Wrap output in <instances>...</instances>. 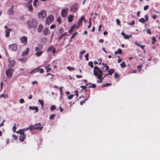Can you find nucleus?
<instances>
[{
    "mask_svg": "<svg viewBox=\"0 0 160 160\" xmlns=\"http://www.w3.org/2000/svg\"><path fill=\"white\" fill-rule=\"evenodd\" d=\"M24 100L23 98H21L19 100V102L21 103H22L24 102Z\"/></svg>",
    "mask_w": 160,
    "mask_h": 160,
    "instance_id": "64",
    "label": "nucleus"
},
{
    "mask_svg": "<svg viewBox=\"0 0 160 160\" xmlns=\"http://www.w3.org/2000/svg\"><path fill=\"white\" fill-rule=\"evenodd\" d=\"M102 77H101V78H100L98 79H99V80H97V82H98V83H102V80H103V79H104V78L105 77V76H104L102 78Z\"/></svg>",
    "mask_w": 160,
    "mask_h": 160,
    "instance_id": "33",
    "label": "nucleus"
},
{
    "mask_svg": "<svg viewBox=\"0 0 160 160\" xmlns=\"http://www.w3.org/2000/svg\"><path fill=\"white\" fill-rule=\"evenodd\" d=\"M102 69H103L104 68H105V70L106 71H108V70L109 68V66L107 65L106 63H102Z\"/></svg>",
    "mask_w": 160,
    "mask_h": 160,
    "instance_id": "19",
    "label": "nucleus"
},
{
    "mask_svg": "<svg viewBox=\"0 0 160 160\" xmlns=\"http://www.w3.org/2000/svg\"><path fill=\"white\" fill-rule=\"evenodd\" d=\"M56 25L55 24H52L50 26V28L51 29H53L55 28Z\"/></svg>",
    "mask_w": 160,
    "mask_h": 160,
    "instance_id": "47",
    "label": "nucleus"
},
{
    "mask_svg": "<svg viewBox=\"0 0 160 160\" xmlns=\"http://www.w3.org/2000/svg\"><path fill=\"white\" fill-rule=\"evenodd\" d=\"M88 65L90 66L91 68H93V63L92 62H88Z\"/></svg>",
    "mask_w": 160,
    "mask_h": 160,
    "instance_id": "50",
    "label": "nucleus"
},
{
    "mask_svg": "<svg viewBox=\"0 0 160 160\" xmlns=\"http://www.w3.org/2000/svg\"><path fill=\"white\" fill-rule=\"evenodd\" d=\"M55 116V115L54 114H52L49 117V119L51 120L53 119Z\"/></svg>",
    "mask_w": 160,
    "mask_h": 160,
    "instance_id": "45",
    "label": "nucleus"
},
{
    "mask_svg": "<svg viewBox=\"0 0 160 160\" xmlns=\"http://www.w3.org/2000/svg\"><path fill=\"white\" fill-rule=\"evenodd\" d=\"M38 0H34L33 5L35 7L36 6V3L38 2Z\"/></svg>",
    "mask_w": 160,
    "mask_h": 160,
    "instance_id": "59",
    "label": "nucleus"
},
{
    "mask_svg": "<svg viewBox=\"0 0 160 160\" xmlns=\"http://www.w3.org/2000/svg\"><path fill=\"white\" fill-rule=\"evenodd\" d=\"M88 55H89L88 53H87L84 56L86 58V60L87 61L88 60Z\"/></svg>",
    "mask_w": 160,
    "mask_h": 160,
    "instance_id": "54",
    "label": "nucleus"
},
{
    "mask_svg": "<svg viewBox=\"0 0 160 160\" xmlns=\"http://www.w3.org/2000/svg\"><path fill=\"white\" fill-rule=\"evenodd\" d=\"M42 53V52L41 51L37 52L35 53V55L37 57H39L41 55Z\"/></svg>",
    "mask_w": 160,
    "mask_h": 160,
    "instance_id": "30",
    "label": "nucleus"
},
{
    "mask_svg": "<svg viewBox=\"0 0 160 160\" xmlns=\"http://www.w3.org/2000/svg\"><path fill=\"white\" fill-rule=\"evenodd\" d=\"M85 20V18L84 16H82L81 18L78 21L77 24L79 25H82V21Z\"/></svg>",
    "mask_w": 160,
    "mask_h": 160,
    "instance_id": "16",
    "label": "nucleus"
},
{
    "mask_svg": "<svg viewBox=\"0 0 160 160\" xmlns=\"http://www.w3.org/2000/svg\"><path fill=\"white\" fill-rule=\"evenodd\" d=\"M43 28V25L42 24H40L38 29V32H41Z\"/></svg>",
    "mask_w": 160,
    "mask_h": 160,
    "instance_id": "23",
    "label": "nucleus"
},
{
    "mask_svg": "<svg viewBox=\"0 0 160 160\" xmlns=\"http://www.w3.org/2000/svg\"><path fill=\"white\" fill-rule=\"evenodd\" d=\"M42 45L40 48L38 47H36L35 48V51L36 52L39 51L41 50L42 48Z\"/></svg>",
    "mask_w": 160,
    "mask_h": 160,
    "instance_id": "31",
    "label": "nucleus"
},
{
    "mask_svg": "<svg viewBox=\"0 0 160 160\" xmlns=\"http://www.w3.org/2000/svg\"><path fill=\"white\" fill-rule=\"evenodd\" d=\"M8 67L11 68L14 66L16 63L14 60L9 58L8 59Z\"/></svg>",
    "mask_w": 160,
    "mask_h": 160,
    "instance_id": "6",
    "label": "nucleus"
},
{
    "mask_svg": "<svg viewBox=\"0 0 160 160\" xmlns=\"http://www.w3.org/2000/svg\"><path fill=\"white\" fill-rule=\"evenodd\" d=\"M16 124H14V126L12 127V130L14 132H15L16 130Z\"/></svg>",
    "mask_w": 160,
    "mask_h": 160,
    "instance_id": "52",
    "label": "nucleus"
},
{
    "mask_svg": "<svg viewBox=\"0 0 160 160\" xmlns=\"http://www.w3.org/2000/svg\"><path fill=\"white\" fill-rule=\"evenodd\" d=\"M78 33V32H75L73 34L72 36L70 38V39L69 41V42L70 43V42H71L72 41V39L74 37H75V35H77Z\"/></svg>",
    "mask_w": 160,
    "mask_h": 160,
    "instance_id": "26",
    "label": "nucleus"
},
{
    "mask_svg": "<svg viewBox=\"0 0 160 160\" xmlns=\"http://www.w3.org/2000/svg\"><path fill=\"white\" fill-rule=\"evenodd\" d=\"M139 21L140 22H141L142 23L145 22V20L143 18H142L141 19H139Z\"/></svg>",
    "mask_w": 160,
    "mask_h": 160,
    "instance_id": "40",
    "label": "nucleus"
},
{
    "mask_svg": "<svg viewBox=\"0 0 160 160\" xmlns=\"http://www.w3.org/2000/svg\"><path fill=\"white\" fill-rule=\"evenodd\" d=\"M39 72L40 73H43L44 72V71L43 69L41 68L40 70H39V68H36L34 70L32 71L30 73H34L36 72Z\"/></svg>",
    "mask_w": 160,
    "mask_h": 160,
    "instance_id": "12",
    "label": "nucleus"
},
{
    "mask_svg": "<svg viewBox=\"0 0 160 160\" xmlns=\"http://www.w3.org/2000/svg\"><path fill=\"white\" fill-rule=\"evenodd\" d=\"M41 125L40 123L35 124L34 127L35 129L41 130L43 128V127H41Z\"/></svg>",
    "mask_w": 160,
    "mask_h": 160,
    "instance_id": "13",
    "label": "nucleus"
},
{
    "mask_svg": "<svg viewBox=\"0 0 160 160\" xmlns=\"http://www.w3.org/2000/svg\"><path fill=\"white\" fill-rule=\"evenodd\" d=\"M121 67L122 68H125L126 67L125 63L124 62H122L120 64Z\"/></svg>",
    "mask_w": 160,
    "mask_h": 160,
    "instance_id": "32",
    "label": "nucleus"
},
{
    "mask_svg": "<svg viewBox=\"0 0 160 160\" xmlns=\"http://www.w3.org/2000/svg\"><path fill=\"white\" fill-rule=\"evenodd\" d=\"M54 19V16L52 15H50L48 16L46 18V22L48 25H49L52 23Z\"/></svg>",
    "mask_w": 160,
    "mask_h": 160,
    "instance_id": "5",
    "label": "nucleus"
},
{
    "mask_svg": "<svg viewBox=\"0 0 160 160\" xmlns=\"http://www.w3.org/2000/svg\"><path fill=\"white\" fill-rule=\"evenodd\" d=\"M38 101L40 103V104L41 105L42 109H43V106L44 105V102H43V100H41V99H39L38 100Z\"/></svg>",
    "mask_w": 160,
    "mask_h": 160,
    "instance_id": "27",
    "label": "nucleus"
},
{
    "mask_svg": "<svg viewBox=\"0 0 160 160\" xmlns=\"http://www.w3.org/2000/svg\"><path fill=\"white\" fill-rule=\"evenodd\" d=\"M13 8L14 5H12L8 10V14L9 15H12L13 13Z\"/></svg>",
    "mask_w": 160,
    "mask_h": 160,
    "instance_id": "18",
    "label": "nucleus"
},
{
    "mask_svg": "<svg viewBox=\"0 0 160 160\" xmlns=\"http://www.w3.org/2000/svg\"><path fill=\"white\" fill-rule=\"evenodd\" d=\"M72 27L73 28H78V27L80 26V25H78V24L77 25H75L74 24L73 26H72Z\"/></svg>",
    "mask_w": 160,
    "mask_h": 160,
    "instance_id": "49",
    "label": "nucleus"
},
{
    "mask_svg": "<svg viewBox=\"0 0 160 160\" xmlns=\"http://www.w3.org/2000/svg\"><path fill=\"white\" fill-rule=\"evenodd\" d=\"M74 96V95H70L68 96V98L69 99H71Z\"/></svg>",
    "mask_w": 160,
    "mask_h": 160,
    "instance_id": "56",
    "label": "nucleus"
},
{
    "mask_svg": "<svg viewBox=\"0 0 160 160\" xmlns=\"http://www.w3.org/2000/svg\"><path fill=\"white\" fill-rule=\"evenodd\" d=\"M9 49L11 51H16L17 50V45L14 43L8 46Z\"/></svg>",
    "mask_w": 160,
    "mask_h": 160,
    "instance_id": "8",
    "label": "nucleus"
},
{
    "mask_svg": "<svg viewBox=\"0 0 160 160\" xmlns=\"http://www.w3.org/2000/svg\"><path fill=\"white\" fill-rule=\"evenodd\" d=\"M152 44H154L155 42H156V39L155 38V37H152Z\"/></svg>",
    "mask_w": 160,
    "mask_h": 160,
    "instance_id": "43",
    "label": "nucleus"
},
{
    "mask_svg": "<svg viewBox=\"0 0 160 160\" xmlns=\"http://www.w3.org/2000/svg\"><path fill=\"white\" fill-rule=\"evenodd\" d=\"M29 129V127L28 128H26L22 129H20V134H21L23 132H24L28 130Z\"/></svg>",
    "mask_w": 160,
    "mask_h": 160,
    "instance_id": "29",
    "label": "nucleus"
},
{
    "mask_svg": "<svg viewBox=\"0 0 160 160\" xmlns=\"http://www.w3.org/2000/svg\"><path fill=\"white\" fill-rule=\"evenodd\" d=\"M12 31L10 28H8L5 31V36L7 37H8L9 36L10 32Z\"/></svg>",
    "mask_w": 160,
    "mask_h": 160,
    "instance_id": "20",
    "label": "nucleus"
},
{
    "mask_svg": "<svg viewBox=\"0 0 160 160\" xmlns=\"http://www.w3.org/2000/svg\"><path fill=\"white\" fill-rule=\"evenodd\" d=\"M116 21L118 25H119L120 24V22L118 19H116Z\"/></svg>",
    "mask_w": 160,
    "mask_h": 160,
    "instance_id": "61",
    "label": "nucleus"
},
{
    "mask_svg": "<svg viewBox=\"0 0 160 160\" xmlns=\"http://www.w3.org/2000/svg\"><path fill=\"white\" fill-rule=\"evenodd\" d=\"M38 16L40 19H43L45 18L47 16L46 11L44 10H41L38 13Z\"/></svg>",
    "mask_w": 160,
    "mask_h": 160,
    "instance_id": "4",
    "label": "nucleus"
},
{
    "mask_svg": "<svg viewBox=\"0 0 160 160\" xmlns=\"http://www.w3.org/2000/svg\"><path fill=\"white\" fill-rule=\"evenodd\" d=\"M158 17V16L157 15H153L152 16V17L153 19H156Z\"/></svg>",
    "mask_w": 160,
    "mask_h": 160,
    "instance_id": "62",
    "label": "nucleus"
},
{
    "mask_svg": "<svg viewBox=\"0 0 160 160\" xmlns=\"http://www.w3.org/2000/svg\"><path fill=\"white\" fill-rule=\"evenodd\" d=\"M58 33L59 34H61L64 31L63 29V28H60L58 30Z\"/></svg>",
    "mask_w": 160,
    "mask_h": 160,
    "instance_id": "36",
    "label": "nucleus"
},
{
    "mask_svg": "<svg viewBox=\"0 0 160 160\" xmlns=\"http://www.w3.org/2000/svg\"><path fill=\"white\" fill-rule=\"evenodd\" d=\"M67 68L69 70H75L74 68L71 67L70 66L67 67Z\"/></svg>",
    "mask_w": 160,
    "mask_h": 160,
    "instance_id": "39",
    "label": "nucleus"
},
{
    "mask_svg": "<svg viewBox=\"0 0 160 160\" xmlns=\"http://www.w3.org/2000/svg\"><path fill=\"white\" fill-rule=\"evenodd\" d=\"M96 87V86L95 84H92L90 86L88 87V88H95Z\"/></svg>",
    "mask_w": 160,
    "mask_h": 160,
    "instance_id": "38",
    "label": "nucleus"
},
{
    "mask_svg": "<svg viewBox=\"0 0 160 160\" xmlns=\"http://www.w3.org/2000/svg\"><path fill=\"white\" fill-rule=\"evenodd\" d=\"M57 21L58 22L59 24H60L61 23V22L62 21V20L61 18L59 17H58L57 19Z\"/></svg>",
    "mask_w": 160,
    "mask_h": 160,
    "instance_id": "42",
    "label": "nucleus"
},
{
    "mask_svg": "<svg viewBox=\"0 0 160 160\" xmlns=\"http://www.w3.org/2000/svg\"><path fill=\"white\" fill-rule=\"evenodd\" d=\"M122 35L123 36L124 38L126 39H129V36L128 35H127L124 33L123 32H122L121 33Z\"/></svg>",
    "mask_w": 160,
    "mask_h": 160,
    "instance_id": "28",
    "label": "nucleus"
},
{
    "mask_svg": "<svg viewBox=\"0 0 160 160\" xmlns=\"http://www.w3.org/2000/svg\"><path fill=\"white\" fill-rule=\"evenodd\" d=\"M114 77L115 78H117L118 77V75L117 72H115L114 74Z\"/></svg>",
    "mask_w": 160,
    "mask_h": 160,
    "instance_id": "58",
    "label": "nucleus"
},
{
    "mask_svg": "<svg viewBox=\"0 0 160 160\" xmlns=\"http://www.w3.org/2000/svg\"><path fill=\"white\" fill-rule=\"evenodd\" d=\"M135 22L134 20H133L132 21V22L131 23H130V22L127 23V24L128 25H134L135 24Z\"/></svg>",
    "mask_w": 160,
    "mask_h": 160,
    "instance_id": "46",
    "label": "nucleus"
},
{
    "mask_svg": "<svg viewBox=\"0 0 160 160\" xmlns=\"http://www.w3.org/2000/svg\"><path fill=\"white\" fill-rule=\"evenodd\" d=\"M68 8L62 9L61 10V15L62 17H65L66 16L68 12Z\"/></svg>",
    "mask_w": 160,
    "mask_h": 160,
    "instance_id": "9",
    "label": "nucleus"
},
{
    "mask_svg": "<svg viewBox=\"0 0 160 160\" xmlns=\"http://www.w3.org/2000/svg\"><path fill=\"white\" fill-rule=\"evenodd\" d=\"M56 107L54 105H52L50 107V109L51 110H53L55 109Z\"/></svg>",
    "mask_w": 160,
    "mask_h": 160,
    "instance_id": "55",
    "label": "nucleus"
},
{
    "mask_svg": "<svg viewBox=\"0 0 160 160\" xmlns=\"http://www.w3.org/2000/svg\"><path fill=\"white\" fill-rule=\"evenodd\" d=\"M78 6L77 4L75 3L71 7L70 10L72 12H75L78 10Z\"/></svg>",
    "mask_w": 160,
    "mask_h": 160,
    "instance_id": "10",
    "label": "nucleus"
},
{
    "mask_svg": "<svg viewBox=\"0 0 160 160\" xmlns=\"http://www.w3.org/2000/svg\"><path fill=\"white\" fill-rule=\"evenodd\" d=\"M73 16L72 15H70L68 18V21L69 22H71L73 19Z\"/></svg>",
    "mask_w": 160,
    "mask_h": 160,
    "instance_id": "24",
    "label": "nucleus"
},
{
    "mask_svg": "<svg viewBox=\"0 0 160 160\" xmlns=\"http://www.w3.org/2000/svg\"><path fill=\"white\" fill-rule=\"evenodd\" d=\"M74 92H75V95H76V96L77 98L78 97V90H75L74 91Z\"/></svg>",
    "mask_w": 160,
    "mask_h": 160,
    "instance_id": "63",
    "label": "nucleus"
},
{
    "mask_svg": "<svg viewBox=\"0 0 160 160\" xmlns=\"http://www.w3.org/2000/svg\"><path fill=\"white\" fill-rule=\"evenodd\" d=\"M148 8H149V6L148 5H146L144 7V10L145 11H146V10H147V9H148Z\"/></svg>",
    "mask_w": 160,
    "mask_h": 160,
    "instance_id": "60",
    "label": "nucleus"
},
{
    "mask_svg": "<svg viewBox=\"0 0 160 160\" xmlns=\"http://www.w3.org/2000/svg\"><path fill=\"white\" fill-rule=\"evenodd\" d=\"M27 60V59L26 58H22L19 59V61L22 62H25Z\"/></svg>",
    "mask_w": 160,
    "mask_h": 160,
    "instance_id": "35",
    "label": "nucleus"
},
{
    "mask_svg": "<svg viewBox=\"0 0 160 160\" xmlns=\"http://www.w3.org/2000/svg\"><path fill=\"white\" fill-rule=\"evenodd\" d=\"M88 98H89L88 97H87V98H86V99L84 101H82L81 102H80V104L81 105H82L83 103H84L85 102V101L86 100H88Z\"/></svg>",
    "mask_w": 160,
    "mask_h": 160,
    "instance_id": "41",
    "label": "nucleus"
},
{
    "mask_svg": "<svg viewBox=\"0 0 160 160\" xmlns=\"http://www.w3.org/2000/svg\"><path fill=\"white\" fill-rule=\"evenodd\" d=\"M92 24V22L91 21V19L90 18H89V25L88 26V28H90Z\"/></svg>",
    "mask_w": 160,
    "mask_h": 160,
    "instance_id": "48",
    "label": "nucleus"
},
{
    "mask_svg": "<svg viewBox=\"0 0 160 160\" xmlns=\"http://www.w3.org/2000/svg\"><path fill=\"white\" fill-rule=\"evenodd\" d=\"M50 33V32L48 28H44L43 31V33L44 35H48Z\"/></svg>",
    "mask_w": 160,
    "mask_h": 160,
    "instance_id": "15",
    "label": "nucleus"
},
{
    "mask_svg": "<svg viewBox=\"0 0 160 160\" xmlns=\"http://www.w3.org/2000/svg\"><path fill=\"white\" fill-rule=\"evenodd\" d=\"M20 135H21V136H20L19 138H22V137H26V135H25V133L24 132H23L21 134H20Z\"/></svg>",
    "mask_w": 160,
    "mask_h": 160,
    "instance_id": "51",
    "label": "nucleus"
},
{
    "mask_svg": "<svg viewBox=\"0 0 160 160\" xmlns=\"http://www.w3.org/2000/svg\"><path fill=\"white\" fill-rule=\"evenodd\" d=\"M29 49L28 48H26V50L25 51H23L22 52V57H24L27 55L29 52Z\"/></svg>",
    "mask_w": 160,
    "mask_h": 160,
    "instance_id": "14",
    "label": "nucleus"
},
{
    "mask_svg": "<svg viewBox=\"0 0 160 160\" xmlns=\"http://www.w3.org/2000/svg\"><path fill=\"white\" fill-rule=\"evenodd\" d=\"M25 137H22V138H19V140H20L21 142H22L24 140V139H25Z\"/></svg>",
    "mask_w": 160,
    "mask_h": 160,
    "instance_id": "57",
    "label": "nucleus"
},
{
    "mask_svg": "<svg viewBox=\"0 0 160 160\" xmlns=\"http://www.w3.org/2000/svg\"><path fill=\"white\" fill-rule=\"evenodd\" d=\"M29 108L31 110H35L36 112L38 111V107L37 106H30L29 107Z\"/></svg>",
    "mask_w": 160,
    "mask_h": 160,
    "instance_id": "17",
    "label": "nucleus"
},
{
    "mask_svg": "<svg viewBox=\"0 0 160 160\" xmlns=\"http://www.w3.org/2000/svg\"><path fill=\"white\" fill-rule=\"evenodd\" d=\"M93 74L98 79L100 78L103 74V72L97 66H95L93 69Z\"/></svg>",
    "mask_w": 160,
    "mask_h": 160,
    "instance_id": "1",
    "label": "nucleus"
},
{
    "mask_svg": "<svg viewBox=\"0 0 160 160\" xmlns=\"http://www.w3.org/2000/svg\"><path fill=\"white\" fill-rule=\"evenodd\" d=\"M32 2V1H30L28 2L27 4V5L28 6V10L31 12H32L33 10V8L31 4Z\"/></svg>",
    "mask_w": 160,
    "mask_h": 160,
    "instance_id": "11",
    "label": "nucleus"
},
{
    "mask_svg": "<svg viewBox=\"0 0 160 160\" xmlns=\"http://www.w3.org/2000/svg\"><path fill=\"white\" fill-rule=\"evenodd\" d=\"M35 125H31L29 126V128L30 131H32L33 129H35L34 128Z\"/></svg>",
    "mask_w": 160,
    "mask_h": 160,
    "instance_id": "37",
    "label": "nucleus"
},
{
    "mask_svg": "<svg viewBox=\"0 0 160 160\" xmlns=\"http://www.w3.org/2000/svg\"><path fill=\"white\" fill-rule=\"evenodd\" d=\"M20 40L21 42L24 45H26L28 42V38L26 36H22L20 38Z\"/></svg>",
    "mask_w": 160,
    "mask_h": 160,
    "instance_id": "7",
    "label": "nucleus"
},
{
    "mask_svg": "<svg viewBox=\"0 0 160 160\" xmlns=\"http://www.w3.org/2000/svg\"><path fill=\"white\" fill-rule=\"evenodd\" d=\"M27 24L29 29H30L32 26L34 28H36L38 25V21L35 19L32 18L31 20L28 21Z\"/></svg>",
    "mask_w": 160,
    "mask_h": 160,
    "instance_id": "2",
    "label": "nucleus"
},
{
    "mask_svg": "<svg viewBox=\"0 0 160 160\" xmlns=\"http://www.w3.org/2000/svg\"><path fill=\"white\" fill-rule=\"evenodd\" d=\"M53 47L52 46L49 47L47 50L48 52H51L53 49Z\"/></svg>",
    "mask_w": 160,
    "mask_h": 160,
    "instance_id": "34",
    "label": "nucleus"
},
{
    "mask_svg": "<svg viewBox=\"0 0 160 160\" xmlns=\"http://www.w3.org/2000/svg\"><path fill=\"white\" fill-rule=\"evenodd\" d=\"M13 71V70L12 69H8L5 72V73L7 77L9 78H11L12 76Z\"/></svg>",
    "mask_w": 160,
    "mask_h": 160,
    "instance_id": "3",
    "label": "nucleus"
},
{
    "mask_svg": "<svg viewBox=\"0 0 160 160\" xmlns=\"http://www.w3.org/2000/svg\"><path fill=\"white\" fill-rule=\"evenodd\" d=\"M108 73L106 74L105 76V77L108 75H112V74L114 72V70L113 69H110L108 71Z\"/></svg>",
    "mask_w": 160,
    "mask_h": 160,
    "instance_id": "22",
    "label": "nucleus"
},
{
    "mask_svg": "<svg viewBox=\"0 0 160 160\" xmlns=\"http://www.w3.org/2000/svg\"><path fill=\"white\" fill-rule=\"evenodd\" d=\"M112 84L111 83H106L105 84L103 85L102 86V87H107L109 86H110Z\"/></svg>",
    "mask_w": 160,
    "mask_h": 160,
    "instance_id": "53",
    "label": "nucleus"
},
{
    "mask_svg": "<svg viewBox=\"0 0 160 160\" xmlns=\"http://www.w3.org/2000/svg\"><path fill=\"white\" fill-rule=\"evenodd\" d=\"M117 54H122V50L120 49L119 48L118 49V51H116L114 52V54L116 55Z\"/></svg>",
    "mask_w": 160,
    "mask_h": 160,
    "instance_id": "25",
    "label": "nucleus"
},
{
    "mask_svg": "<svg viewBox=\"0 0 160 160\" xmlns=\"http://www.w3.org/2000/svg\"><path fill=\"white\" fill-rule=\"evenodd\" d=\"M74 29L72 27V26L68 31V33H72V32L73 31V30Z\"/></svg>",
    "mask_w": 160,
    "mask_h": 160,
    "instance_id": "44",
    "label": "nucleus"
},
{
    "mask_svg": "<svg viewBox=\"0 0 160 160\" xmlns=\"http://www.w3.org/2000/svg\"><path fill=\"white\" fill-rule=\"evenodd\" d=\"M134 43L137 46H138L139 47H140L143 50V51L145 52V50L144 48L145 47V46L142 45L141 44H140L139 43H138V42H134Z\"/></svg>",
    "mask_w": 160,
    "mask_h": 160,
    "instance_id": "21",
    "label": "nucleus"
}]
</instances>
